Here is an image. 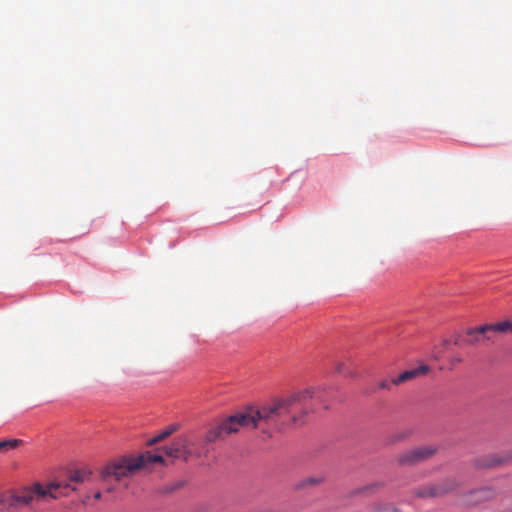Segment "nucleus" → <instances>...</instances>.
<instances>
[{
  "label": "nucleus",
  "instance_id": "nucleus-1",
  "mask_svg": "<svg viewBox=\"0 0 512 512\" xmlns=\"http://www.w3.org/2000/svg\"><path fill=\"white\" fill-rule=\"evenodd\" d=\"M315 397H317V390L310 388L284 398L274 399L260 408L249 407L211 428L205 436V441L215 442L238 432L240 427L256 428L260 422L269 424L285 416H290L291 421L297 424L298 418L295 413L300 412L301 415H306L309 412L308 402Z\"/></svg>",
  "mask_w": 512,
  "mask_h": 512
},
{
  "label": "nucleus",
  "instance_id": "nucleus-2",
  "mask_svg": "<svg viewBox=\"0 0 512 512\" xmlns=\"http://www.w3.org/2000/svg\"><path fill=\"white\" fill-rule=\"evenodd\" d=\"M75 488L70 484L65 483H50L46 488L36 484L33 488L26 489L18 495L10 496L0 503V510L7 512H17V510L25 507H33L34 503L49 497L57 499L62 496H67L69 491H74Z\"/></svg>",
  "mask_w": 512,
  "mask_h": 512
},
{
  "label": "nucleus",
  "instance_id": "nucleus-3",
  "mask_svg": "<svg viewBox=\"0 0 512 512\" xmlns=\"http://www.w3.org/2000/svg\"><path fill=\"white\" fill-rule=\"evenodd\" d=\"M161 455L145 452L137 457H124L116 463L107 466L105 473L116 480L128 477L143 468H148L154 463H163Z\"/></svg>",
  "mask_w": 512,
  "mask_h": 512
},
{
  "label": "nucleus",
  "instance_id": "nucleus-4",
  "mask_svg": "<svg viewBox=\"0 0 512 512\" xmlns=\"http://www.w3.org/2000/svg\"><path fill=\"white\" fill-rule=\"evenodd\" d=\"M437 451L436 445L420 446L400 453L396 460L401 466H412L430 459Z\"/></svg>",
  "mask_w": 512,
  "mask_h": 512
},
{
  "label": "nucleus",
  "instance_id": "nucleus-5",
  "mask_svg": "<svg viewBox=\"0 0 512 512\" xmlns=\"http://www.w3.org/2000/svg\"><path fill=\"white\" fill-rule=\"evenodd\" d=\"M456 482L452 479H445L436 484L419 487L415 490V495L419 498H436L454 490Z\"/></svg>",
  "mask_w": 512,
  "mask_h": 512
},
{
  "label": "nucleus",
  "instance_id": "nucleus-6",
  "mask_svg": "<svg viewBox=\"0 0 512 512\" xmlns=\"http://www.w3.org/2000/svg\"><path fill=\"white\" fill-rule=\"evenodd\" d=\"M191 441L187 436H179L175 438L173 443L165 447V454L172 458H183L187 460L193 455V451L190 448Z\"/></svg>",
  "mask_w": 512,
  "mask_h": 512
},
{
  "label": "nucleus",
  "instance_id": "nucleus-7",
  "mask_svg": "<svg viewBox=\"0 0 512 512\" xmlns=\"http://www.w3.org/2000/svg\"><path fill=\"white\" fill-rule=\"evenodd\" d=\"M430 371V367L428 365H421L417 368H414V369H411V370H407V371H404L403 373H401L399 376H397L396 378H393L391 383L393 385H399L401 383H404V382H407V381H410L412 379H415L417 377H421V376H424L426 375L428 372Z\"/></svg>",
  "mask_w": 512,
  "mask_h": 512
},
{
  "label": "nucleus",
  "instance_id": "nucleus-8",
  "mask_svg": "<svg viewBox=\"0 0 512 512\" xmlns=\"http://www.w3.org/2000/svg\"><path fill=\"white\" fill-rule=\"evenodd\" d=\"M487 324L476 327V328H470L466 332V337L463 339V342L467 345H477L481 342H484L483 340V333L490 332L489 329H486Z\"/></svg>",
  "mask_w": 512,
  "mask_h": 512
},
{
  "label": "nucleus",
  "instance_id": "nucleus-9",
  "mask_svg": "<svg viewBox=\"0 0 512 512\" xmlns=\"http://www.w3.org/2000/svg\"><path fill=\"white\" fill-rule=\"evenodd\" d=\"M325 481L324 476L316 475L301 479L294 485L295 490H303L309 487L321 485Z\"/></svg>",
  "mask_w": 512,
  "mask_h": 512
},
{
  "label": "nucleus",
  "instance_id": "nucleus-10",
  "mask_svg": "<svg viewBox=\"0 0 512 512\" xmlns=\"http://www.w3.org/2000/svg\"><path fill=\"white\" fill-rule=\"evenodd\" d=\"M486 329L496 333H512V323L510 321H503L496 324H487Z\"/></svg>",
  "mask_w": 512,
  "mask_h": 512
},
{
  "label": "nucleus",
  "instance_id": "nucleus-11",
  "mask_svg": "<svg viewBox=\"0 0 512 512\" xmlns=\"http://www.w3.org/2000/svg\"><path fill=\"white\" fill-rule=\"evenodd\" d=\"M177 429H178V426L176 424H172V425L168 426L162 432H160L157 436H155L154 438L149 440L148 445H154V444L166 439L167 437L172 435L175 431H177Z\"/></svg>",
  "mask_w": 512,
  "mask_h": 512
},
{
  "label": "nucleus",
  "instance_id": "nucleus-12",
  "mask_svg": "<svg viewBox=\"0 0 512 512\" xmlns=\"http://www.w3.org/2000/svg\"><path fill=\"white\" fill-rule=\"evenodd\" d=\"M22 441L19 439H9L0 441V454L17 448Z\"/></svg>",
  "mask_w": 512,
  "mask_h": 512
},
{
  "label": "nucleus",
  "instance_id": "nucleus-13",
  "mask_svg": "<svg viewBox=\"0 0 512 512\" xmlns=\"http://www.w3.org/2000/svg\"><path fill=\"white\" fill-rule=\"evenodd\" d=\"M91 475V472L89 471H85V470H78V471H74L69 479L71 482H77V483H82V482H85L89 479Z\"/></svg>",
  "mask_w": 512,
  "mask_h": 512
},
{
  "label": "nucleus",
  "instance_id": "nucleus-14",
  "mask_svg": "<svg viewBox=\"0 0 512 512\" xmlns=\"http://www.w3.org/2000/svg\"><path fill=\"white\" fill-rule=\"evenodd\" d=\"M504 462H505L504 458L493 455V456H490L486 462L479 463V465L484 466V467H492V466L501 465Z\"/></svg>",
  "mask_w": 512,
  "mask_h": 512
},
{
  "label": "nucleus",
  "instance_id": "nucleus-15",
  "mask_svg": "<svg viewBox=\"0 0 512 512\" xmlns=\"http://www.w3.org/2000/svg\"><path fill=\"white\" fill-rule=\"evenodd\" d=\"M335 371H336V373L342 374L345 377H355L356 376V374L353 371L347 370L345 368V363H343V362H337L335 364Z\"/></svg>",
  "mask_w": 512,
  "mask_h": 512
},
{
  "label": "nucleus",
  "instance_id": "nucleus-16",
  "mask_svg": "<svg viewBox=\"0 0 512 512\" xmlns=\"http://www.w3.org/2000/svg\"><path fill=\"white\" fill-rule=\"evenodd\" d=\"M374 512H398L397 509H395L394 507L392 506H389V505H385V506H380V507H377Z\"/></svg>",
  "mask_w": 512,
  "mask_h": 512
},
{
  "label": "nucleus",
  "instance_id": "nucleus-17",
  "mask_svg": "<svg viewBox=\"0 0 512 512\" xmlns=\"http://www.w3.org/2000/svg\"><path fill=\"white\" fill-rule=\"evenodd\" d=\"M495 333L496 332H485V333H483V340L484 341H493Z\"/></svg>",
  "mask_w": 512,
  "mask_h": 512
},
{
  "label": "nucleus",
  "instance_id": "nucleus-18",
  "mask_svg": "<svg viewBox=\"0 0 512 512\" xmlns=\"http://www.w3.org/2000/svg\"><path fill=\"white\" fill-rule=\"evenodd\" d=\"M391 384H392L391 382H388L387 380H383V381L380 382L379 387L381 389H387L388 390V389H390V385Z\"/></svg>",
  "mask_w": 512,
  "mask_h": 512
},
{
  "label": "nucleus",
  "instance_id": "nucleus-19",
  "mask_svg": "<svg viewBox=\"0 0 512 512\" xmlns=\"http://www.w3.org/2000/svg\"><path fill=\"white\" fill-rule=\"evenodd\" d=\"M179 487H180V484H178V485H174V486H171V487H167V488L165 489V492H172V491H175V490H176L177 488H179Z\"/></svg>",
  "mask_w": 512,
  "mask_h": 512
},
{
  "label": "nucleus",
  "instance_id": "nucleus-20",
  "mask_svg": "<svg viewBox=\"0 0 512 512\" xmlns=\"http://www.w3.org/2000/svg\"><path fill=\"white\" fill-rule=\"evenodd\" d=\"M101 496H102L101 492H99V491H98V492H96V493L94 494V496H93V497H94V499H95V500H99V499H101Z\"/></svg>",
  "mask_w": 512,
  "mask_h": 512
},
{
  "label": "nucleus",
  "instance_id": "nucleus-21",
  "mask_svg": "<svg viewBox=\"0 0 512 512\" xmlns=\"http://www.w3.org/2000/svg\"><path fill=\"white\" fill-rule=\"evenodd\" d=\"M372 487L373 488H378V487H380V484H374Z\"/></svg>",
  "mask_w": 512,
  "mask_h": 512
},
{
  "label": "nucleus",
  "instance_id": "nucleus-22",
  "mask_svg": "<svg viewBox=\"0 0 512 512\" xmlns=\"http://www.w3.org/2000/svg\"><path fill=\"white\" fill-rule=\"evenodd\" d=\"M482 493L488 494V493H489V491L482 490Z\"/></svg>",
  "mask_w": 512,
  "mask_h": 512
}]
</instances>
